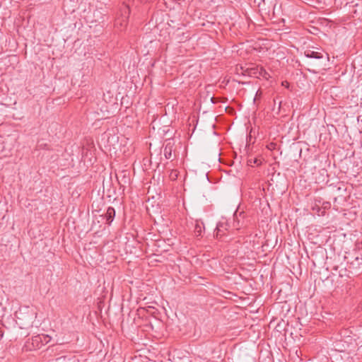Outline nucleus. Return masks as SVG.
<instances>
[{
  "label": "nucleus",
  "mask_w": 362,
  "mask_h": 362,
  "mask_svg": "<svg viewBox=\"0 0 362 362\" xmlns=\"http://www.w3.org/2000/svg\"><path fill=\"white\" fill-rule=\"evenodd\" d=\"M253 163L259 165H260L261 162H260V160L259 159L255 158L253 160Z\"/></svg>",
  "instance_id": "f8f14e48"
},
{
  "label": "nucleus",
  "mask_w": 362,
  "mask_h": 362,
  "mask_svg": "<svg viewBox=\"0 0 362 362\" xmlns=\"http://www.w3.org/2000/svg\"><path fill=\"white\" fill-rule=\"evenodd\" d=\"M224 230H226L225 223L221 222L218 223L215 229L216 235H221V233H223Z\"/></svg>",
  "instance_id": "0eeeda50"
},
{
  "label": "nucleus",
  "mask_w": 362,
  "mask_h": 362,
  "mask_svg": "<svg viewBox=\"0 0 362 362\" xmlns=\"http://www.w3.org/2000/svg\"><path fill=\"white\" fill-rule=\"evenodd\" d=\"M173 144L170 141L168 142L163 149V155L166 159H170L172 157Z\"/></svg>",
  "instance_id": "39448f33"
},
{
  "label": "nucleus",
  "mask_w": 362,
  "mask_h": 362,
  "mask_svg": "<svg viewBox=\"0 0 362 362\" xmlns=\"http://www.w3.org/2000/svg\"><path fill=\"white\" fill-rule=\"evenodd\" d=\"M179 172L175 169H172L169 174V177L171 180H176L178 177Z\"/></svg>",
  "instance_id": "9b49d317"
},
{
  "label": "nucleus",
  "mask_w": 362,
  "mask_h": 362,
  "mask_svg": "<svg viewBox=\"0 0 362 362\" xmlns=\"http://www.w3.org/2000/svg\"><path fill=\"white\" fill-rule=\"evenodd\" d=\"M40 340H41L40 334L33 337L32 343H33V346H36L37 349H40L41 346H42V345H41Z\"/></svg>",
  "instance_id": "6e6552de"
},
{
  "label": "nucleus",
  "mask_w": 362,
  "mask_h": 362,
  "mask_svg": "<svg viewBox=\"0 0 362 362\" xmlns=\"http://www.w3.org/2000/svg\"><path fill=\"white\" fill-rule=\"evenodd\" d=\"M204 228V226H203V223H197L195 224V227H194V233H195V235L199 237V236H202V229Z\"/></svg>",
  "instance_id": "423d86ee"
},
{
  "label": "nucleus",
  "mask_w": 362,
  "mask_h": 362,
  "mask_svg": "<svg viewBox=\"0 0 362 362\" xmlns=\"http://www.w3.org/2000/svg\"><path fill=\"white\" fill-rule=\"evenodd\" d=\"M19 315L21 316H18V320L20 321L19 324L21 327L26 328L33 325L34 318L33 313H28L27 316H23V313H20Z\"/></svg>",
  "instance_id": "f257e3e1"
},
{
  "label": "nucleus",
  "mask_w": 362,
  "mask_h": 362,
  "mask_svg": "<svg viewBox=\"0 0 362 362\" xmlns=\"http://www.w3.org/2000/svg\"><path fill=\"white\" fill-rule=\"evenodd\" d=\"M115 216V210L113 207L109 206L107 209V211L105 214V218L108 224H110L114 219Z\"/></svg>",
  "instance_id": "20e7f679"
},
{
  "label": "nucleus",
  "mask_w": 362,
  "mask_h": 362,
  "mask_svg": "<svg viewBox=\"0 0 362 362\" xmlns=\"http://www.w3.org/2000/svg\"><path fill=\"white\" fill-rule=\"evenodd\" d=\"M121 13L122 17L121 18H118L116 20V24L117 25L118 23H119L121 26H126L130 14L129 8L127 6L124 5L121 8Z\"/></svg>",
  "instance_id": "f03ea898"
},
{
  "label": "nucleus",
  "mask_w": 362,
  "mask_h": 362,
  "mask_svg": "<svg viewBox=\"0 0 362 362\" xmlns=\"http://www.w3.org/2000/svg\"><path fill=\"white\" fill-rule=\"evenodd\" d=\"M304 54L307 58H313L317 59L323 58V52H318L313 49L305 50Z\"/></svg>",
  "instance_id": "7ed1b4c3"
},
{
  "label": "nucleus",
  "mask_w": 362,
  "mask_h": 362,
  "mask_svg": "<svg viewBox=\"0 0 362 362\" xmlns=\"http://www.w3.org/2000/svg\"><path fill=\"white\" fill-rule=\"evenodd\" d=\"M281 84H282L283 86H285L286 88H288V86H289L288 83L287 81H283Z\"/></svg>",
  "instance_id": "ddd939ff"
},
{
  "label": "nucleus",
  "mask_w": 362,
  "mask_h": 362,
  "mask_svg": "<svg viewBox=\"0 0 362 362\" xmlns=\"http://www.w3.org/2000/svg\"><path fill=\"white\" fill-rule=\"evenodd\" d=\"M257 70L258 71L259 76H262L266 79L270 78V75L267 72V71L263 67H257Z\"/></svg>",
  "instance_id": "1a4fd4ad"
},
{
  "label": "nucleus",
  "mask_w": 362,
  "mask_h": 362,
  "mask_svg": "<svg viewBox=\"0 0 362 362\" xmlns=\"http://www.w3.org/2000/svg\"><path fill=\"white\" fill-rule=\"evenodd\" d=\"M189 38V35L186 36V37H184L183 38H182L181 40H187Z\"/></svg>",
  "instance_id": "4468645a"
},
{
  "label": "nucleus",
  "mask_w": 362,
  "mask_h": 362,
  "mask_svg": "<svg viewBox=\"0 0 362 362\" xmlns=\"http://www.w3.org/2000/svg\"><path fill=\"white\" fill-rule=\"evenodd\" d=\"M41 340L40 343L41 345H45L47 343H49L51 340V337L47 334H40Z\"/></svg>",
  "instance_id": "9d476101"
}]
</instances>
